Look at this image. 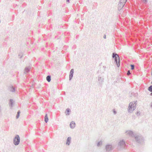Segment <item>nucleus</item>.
I'll return each mask as SVG.
<instances>
[{
    "label": "nucleus",
    "instance_id": "nucleus-17",
    "mask_svg": "<svg viewBox=\"0 0 152 152\" xmlns=\"http://www.w3.org/2000/svg\"><path fill=\"white\" fill-rule=\"evenodd\" d=\"M70 112L71 111L69 109H67L65 112L66 115H69L70 114Z\"/></svg>",
    "mask_w": 152,
    "mask_h": 152
},
{
    "label": "nucleus",
    "instance_id": "nucleus-4",
    "mask_svg": "<svg viewBox=\"0 0 152 152\" xmlns=\"http://www.w3.org/2000/svg\"><path fill=\"white\" fill-rule=\"evenodd\" d=\"M134 138L136 141L138 143H141L143 141V137L137 134H134Z\"/></svg>",
    "mask_w": 152,
    "mask_h": 152
},
{
    "label": "nucleus",
    "instance_id": "nucleus-31",
    "mask_svg": "<svg viewBox=\"0 0 152 152\" xmlns=\"http://www.w3.org/2000/svg\"><path fill=\"white\" fill-rule=\"evenodd\" d=\"M113 112L115 114H116V112L114 110H113Z\"/></svg>",
    "mask_w": 152,
    "mask_h": 152
},
{
    "label": "nucleus",
    "instance_id": "nucleus-19",
    "mask_svg": "<svg viewBox=\"0 0 152 152\" xmlns=\"http://www.w3.org/2000/svg\"><path fill=\"white\" fill-rule=\"evenodd\" d=\"M51 77L50 75H48L46 77V80L48 82H50L51 81Z\"/></svg>",
    "mask_w": 152,
    "mask_h": 152
},
{
    "label": "nucleus",
    "instance_id": "nucleus-20",
    "mask_svg": "<svg viewBox=\"0 0 152 152\" xmlns=\"http://www.w3.org/2000/svg\"><path fill=\"white\" fill-rule=\"evenodd\" d=\"M118 56V55L117 54L115 53H113L112 57L113 58H115L117 57Z\"/></svg>",
    "mask_w": 152,
    "mask_h": 152
},
{
    "label": "nucleus",
    "instance_id": "nucleus-6",
    "mask_svg": "<svg viewBox=\"0 0 152 152\" xmlns=\"http://www.w3.org/2000/svg\"><path fill=\"white\" fill-rule=\"evenodd\" d=\"M98 78L99 84L100 86H102L104 82V78L101 77L100 76H98Z\"/></svg>",
    "mask_w": 152,
    "mask_h": 152
},
{
    "label": "nucleus",
    "instance_id": "nucleus-34",
    "mask_svg": "<svg viewBox=\"0 0 152 152\" xmlns=\"http://www.w3.org/2000/svg\"><path fill=\"white\" fill-rule=\"evenodd\" d=\"M151 70H152V72H151V75H152V68H151Z\"/></svg>",
    "mask_w": 152,
    "mask_h": 152
},
{
    "label": "nucleus",
    "instance_id": "nucleus-9",
    "mask_svg": "<svg viewBox=\"0 0 152 152\" xmlns=\"http://www.w3.org/2000/svg\"><path fill=\"white\" fill-rule=\"evenodd\" d=\"M74 73V70L73 69H72L70 71L69 75V80H71L73 77Z\"/></svg>",
    "mask_w": 152,
    "mask_h": 152
},
{
    "label": "nucleus",
    "instance_id": "nucleus-16",
    "mask_svg": "<svg viewBox=\"0 0 152 152\" xmlns=\"http://www.w3.org/2000/svg\"><path fill=\"white\" fill-rule=\"evenodd\" d=\"M9 89L10 91L14 92L15 91V88L12 86H10L9 87Z\"/></svg>",
    "mask_w": 152,
    "mask_h": 152
},
{
    "label": "nucleus",
    "instance_id": "nucleus-26",
    "mask_svg": "<svg viewBox=\"0 0 152 152\" xmlns=\"http://www.w3.org/2000/svg\"><path fill=\"white\" fill-rule=\"evenodd\" d=\"M131 69L132 70H133L134 69V66L133 64H131Z\"/></svg>",
    "mask_w": 152,
    "mask_h": 152
},
{
    "label": "nucleus",
    "instance_id": "nucleus-11",
    "mask_svg": "<svg viewBox=\"0 0 152 152\" xmlns=\"http://www.w3.org/2000/svg\"><path fill=\"white\" fill-rule=\"evenodd\" d=\"M125 4H123L121 2L119 3L118 6V10H120L124 7Z\"/></svg>",
    "mask_w": 152,
    "mask_h": 152
},
{
    "label": "nucleus",
    "instance_id": "nucleus-35",
    "mask_svg": "<svg viewBox=\"0 0 152 152\" xmlns=\"http://www.w3.org/2000/svg\"><path fill=\"white\" fill-rule=\"evenodd\" d=\"M1 111V107L0 106V112Z\"/></svg>",
    "mask_w": 152,
    "mask_h": 152
},
{
    "label": "nucleus",
    "instance_id": "nucleus-22",
    "mask_svg": "<svg viewBox=\"0 0 152 152\" xmlns=\"http://www.w3.org/2000/svg\"><path fill=\"white\" fill-rule=\"evenodd\" d=\"M20 111L18 110L17 113V114L16 116V119H18L19 118V116H20Z\"/></svg>",
    "mask_w": 152,
    "mask_h": 152
},
{
    "label": "nucleus",
    "instance_id": "nucleus-12",
    "mask_svg": "<svg viewBox=\"0 0 152 152\" xmlns=\"http://www.w3.org/2000/svg\"><path fill=\"white\" fill-rule=\"evenodd\" d=\"M71 137H68L66 140V144L67 145H69L71 143Z\"/></svg>",
    "mask_w": 152,
    "mask_h": 152
},
{
    "label": "nucleus",
    "instance_id": "nucleus-15",
    "mask_svg": "<svg viewBox=\"0 0 152 152\" xmlns=\"http://www.w3.org/2000/svg\"><path fill=\"white\" fill-rule=\"evenodd\" d=\"M31 69V67H26L25 69V71L24 72V73L25 74H26L28 72H29L30 71V69Z\"/></svg>",
    "mask_w": 152,
    "mask_h": 152
},
{
    "label": "nucleus",
    "instance_id": "nucleus-29",
    "mask_svg": "<svg viewBox=\"0 0 152 152\" xmlns=\"http://www.w3.org/2000/svg\"><path fill=\"white\" fill-rule=\"evenodd\" d=\"M18 56L20 58H22V55H20V54H19V55H18Z\"/></svg>",
    "mask_w": 152,
    "mask_h": 152
},
{
    "label": "nucleus",
    "instance_id": "nucleus-27",
    "mask_svg": "<svg viewBox=\"0 0 152 152\" xmlns=\"http://www.w3.org/2000/svg\"><path fill=\"white\" fill-rule=\"evenodd\" d=\"M143 2V3L145 4H146L148 1L147 0H141Z\"/></svg>",
    "mask_w": 152,
    "mask_h": 152
},
{
    "label": "nucleus",
    "instance_id": "nucleus-25",
    "mask_svg": "<svg viewBox=\"0 0 152 152\" xmlns=\"http://www.w3.org/2000/svg\"><path fill=\"white\" fill-rule=\"evenodd\" d=\"M135 114H136V115H137V116L140 115V111H138Z\"/></svg>",
    "mask_w": 152,
    "mask_h": 152
},
{
    "label": "nucleus",
    "instance_id": "nucleus-21",
    "mask_svg": "<svg viewBox=\"0 0 152 152\" xmlns=\"http://www.w3.org/2000/svg\"><path fill=\"white\" fill-rule=\"evenodd\" d=\"M102 141H100L99 142L97 143V146L98 147H99L101 146L102 145Z\"/></svg>",
    "mask_w": 152,
    "mask_h": 152
},
{
    "label": "nucleus",
    "instance_id": "nucleus-13",
    "mask_svg": "<svg viewBox=\"0 0 152 152\" xmlns=\"http://www.w3.org/2000/svg\"><path fill=\"white\" fill-rule=\"evenodd\" d=\"M75 122L72 121L70 124V127L71 129H74L75 127Z\"/></svg>",
    "mask_w": 152,
    "mask_h": 152
},
{
    "label": "nucleus",
    "instance_id": "nucleus-24",
    "mask_svg": "<svg viewBox=\"0 0 152 152\" xmlns=\"http://www.w3.org/2000/svg\"><path fill=\"white\" fill-rule=\"evenodd\" d=\"M148 90L150 92H152V85L150 86L148 88Z\"/></svg>",
    "mask_w": 152,
    "mask_h": 152
},
{
    "label": "nucleus",
    "instance_id": "nucleus-8",
    "mask_svg": "<svg viewBox=\"0 0 152 152\" xmlns=\"http://www.w3.org/2000/svg\"><path fill=\"white\" fill-rule=\"evenodd\" d=\"M113 147L111 145H107L106 146V151L109 152L113 149Z\"/></svg>",
    "mask_w": 152,
    "mask_h": 152
},
{
    "label": "nucleus",
    "instance_id": "nucleus-3",
    "mask_svg": "<svg viewBox=\"0 0 152 152\" xmlns=\"http://www.w3.org/2000/svg\"><path fill=\"white\" fill-rule=\"evenodd\" d=\"M126 146L125 141L122 140H121L118 143V149L119 150H121L124 148Z\"/></svg>",
    "mask_w": 152,
    "mask_h": 152
},
{
    "label": "nucleus",
    "instance_id": "nucleus-30",
    "mask_svg": "<svg viewBox=\"0 0 152 152\" xmlns=\"http://www.w3.org/2000/svg\"><path fill=\"white\" fill-rule=\"evenodd\" d=\"M103 38H104V39H106V36L105 35H104L103 37Z\"/></svg>",
    "mask_w": 152,
    "mask_h": 152
},
{
    "label": "nucleus",
    "instance_id": "nucleus-33",
    "mask_svg": "<svg viewBox=\"0 0 152 152\" xmlns=\"http://www.w3.org/2000/svg\"><path fill=\"white\" fill-rule=\"evenodd\" d=\"M151 107L152 108V102L151 103Z\"/></svg>",
    "mask_w": 152,
    "mask_h": 152
},
{
    "label": "nucleus",
    "instance_id": "nucleus-32",
    "mask_svg": "<svg viewBox=\"0 0 152 152\" xmlns=\"http://www.w3.org/2000/svg\"><path fill=\"white\" fill-rule=\"evenodd\" d=\"M66 1L68 3L69 2V0H66Z\"/></svg>",
    "mask_w": 152,
    "mask_h": 152
},
{
    "label": "nucleus",
    "instance_id": "nucleus-2",
    "mask_svg": "<svg viewBox=\"0 0 152 152\" xmlns=\"http://www.w3.org/2000/svg\"><path fill=\"white\" fill-rule=\"evenodd\" d=\"M137 101L131 102L129 104L128 111L129 113H131L136 108Z\"/></svg>",
    "mask_w": 152,
    "mask_h": 152
},
{
    "label": "nucleus",
    "instance_id": "nucleus-7",
    "mask_svg": "<svg viewBox=\"0 0 152 152\" xmlns=\"http://www.w3.org/2000/svg\"><path fill=\"white\" fill-rule=\"evenodd\" d=\"M114 58V59L115 62L117 67H119L120 66V60L119 57V56H117V57H116Z\"/></svg>",
    "mask_w": 152,
    "mask_h": 152
},
{
    "label": "nucleus",
    "instance_id": "nucleus-10",
    "mask_svg": "<svg viewBox=\"0 0 152 152\" xmlns=\"http://www.w3.org/2000/svg\"><path fill=\"white\" fill-rule=\"evenodd\" d=\"M126 133H127V134L129 135V136L131 137H134V135L133 134V132L131 131H127Z\"/></svg>",
    "mask_w": 152,
    "mask_h": 152
},
{
    "label": "nucleus",
    "instance_id": "nucleus-23",
    "mask_svg": "<svg viewBox=\"0 0 152 152\" xmlns=\"http://www.w3.org/2000/svg\"><path fill=\"white\" fill-rule=\"evenodd\" d=\"M127 1V0H120L119 2L125 4Z\"/></svg>",
    "mask_w": 152,
    "mask_h": 152
},
{
    "label": "nucleus",
    "instance_id": "nucleus-36",
    "mask_svg": "<svg viewBox=\"0 0 152 152\" xmlns=\"http://www.w3.org/2000/svg\"><path fill=\"white\" fill-rule=\"evenodd\" d=\"M151 84H152V81L151 82Z\"/></svg>",
    "mask_w": 152,
    "mask_h": 152
},
{
    "label": "nucleus",
    "instance_id": "nucleus-28",
    "mask_svg": "<svg viewBox=\"0 0 152 152\" xmlns=\"http://www.w3.org/2000/svg\"><path fill=\"white\" fill-rule=\"evenodd\" d=\"M127 74V75H129L131 74V72L130 70L128 71Z\"/></svg>",
    "mask_w": 152,
    "mask_h": 152
},
{
    "label": "nucleus",
    "instance_id": "nucleus-14",
    "mask_svg": "<svg viewBox=\"0 0 152 152\" xmlns=\"http://www.w3.org/2000/svg\"><path fill=\"white\" fill-rule=\"evenodd\" d=\"M14 101L12 99H10L9 100V105L10 107L12 108L13 106V104Z\"/></svg>",
    "mask_w": 152,
    "mask_h": 152
},
{
    "label": "nucleus",
    "instance_id": "nucleus-1",
    "mask_svg": "<svg viewBox=\"0 0 152 152\" xmlns=\"http://www.w3.org/2000/svg\"><path fill=\"white\" fill-rule=\"evenodd\" d=\"M137 101L131 102L129 104L128 111L129 113H131L136 108Z\"/></svg>",
    "mask_w": 152,
    "mask_h": 152
},
{
    "label": "nucleus",
    "instance_id": "nucleus-5",
    "mask_svg": "<svg viewBox=\"0 0 152 152\" xmlns=\"http://www.w3.org/2000/svg\"><path fill=\"white\" fill-rule=\"evenodd\" d=\"M20 142V138L19 135H16L13 140V143L15 145H18Z\"/></svg>",
    "mask_w": 152,
    "mask_h": 152
},
{
    "label": "nucleus",
    "instance_id": "nucleus-18",
    "mask_svg": "<svg viewBox=\"0 0 152 152\" xmlns=\"http://www.w3.org/2000/svg\"><path fill=\"white\" fill-rule=\"evenodd\" d=\"M45 121L47 123L48 122V115L47 114H46L45 116Z\"/></svg>",
    "mask_w": 152,
    "mask_h": 152
}]
</instances>
